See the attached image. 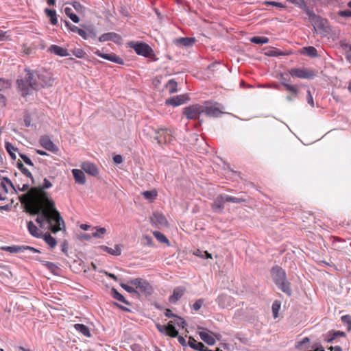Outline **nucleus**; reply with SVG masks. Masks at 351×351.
I'll list each match as a JSON object with an SVG mask.
<instances>
[{
  "label": "nucleus",
  "instance_id": "25",
  "mask_svg": "<svg viewBox=\"0 0 351 351\" xmlns=\"http://www.w3.org/2000/svg\"><path fill=\"white\" fill-rule=\"evenodd\" d=\"M346 335L343 331L330 330L324 335V340L328 343H332L337 337H344Z\"/></svg>",
  "mask_w": 351,
  "mask_h": 351
},
{
  "label": "nucleus",
  "instance_id": "41",
  "mask_svg": "<svg viewBox=\"0 0 351 351\" xmlns=\"http://www.w3.org/2000/svg\"><path fill=\"white\" fill-rule=\"evenodd\" d=\"M111 292H112V295L114 299H116L117 300H118L121 302H123L125 304H127V305L130 304V303L125 299V298L120 293H119L117 291V289L113 288V289H112Z\"/></svg>",
  "mask_w": 351,
  "mask_h": 351
},
{
  "label": "nucleus",
  "instance_id": "30",
  "mask_svg": "<svg viewBox=\"0 0 351 351\" xmlns=\"http://www.w3.org/2000/svg\"><path fill=\"white\" fill-rule=\"evenodd\" d=\"M199 337L202 341L210 346H213L215 343L216 341L214 337L208 332L202 331L199 333Z\"/></svg>",
  "mask_w": 351,
  "mask_h": 351
},
{
  "label": "nucleus",
  "instance_id": "36",
  "mask_svg": "<svg viewBox=\"0 0 351 351\" xmlns=\"http://www.w3.org/2000/svg\"><path fill=\"white\" fill-rule=\"evenodd\" d=\"M45 12L48 17L50 18V22L52 25H56L58 23L56 12L53 10L46 8Z\"/></svg>",
  "mask_w": 351,
  "mask_h": 351
},
{
  "label": "nucleus",
  "instance_id": "56",
  "mask_svg": "<svg viewBox=\"0 0 351 351\" xmlns=\"http://www.w3.org/2000/svg\"><path fill=\"white\" fill-rule=\"evenodd\" d=\"M203 303H204L203 299H199V300H196L195 302V303L193 304V309L196 311H199L201 308Z\"/></svg>",
  "mask_w": 351,
  "mask_h": 351
},
{
  "label": "nucleus",
  "instance_id": "19",
  "mask_svg": "<svg viewBox=\"0 0 351 351\" xmlns=\"http://www.w3.org/2000/svg\"><path fill=\"white\" fill-rule=\"evenodd\" d=\"M189 100V97L186 95H177L166 100L167 105L178 106L184 104Z\"/></svg>",
  "mask_w": 351,
  "mask_h": 351
},
{
  "label": "nucleus",
  "instance_id": "54",
  "mask_svg": "<svg viewBox=\"0 0 351 351\" xmlns=\"http://www.w3.org/2000/svg\"><path fill=\"white\" fill-rule=\"evenodd\" d=\"M19 156L26 165L34 167V163L28 156L22 154H19Z\"/></svg>",
  "mask_w": 351,
  "mask_h": 351
},
{
  "label": "nucleus",
  "instance_id": "39",
  "mask_svg": "<svg viewBox=\"0 0 351 351\" xmlns=\"http://www.w3.org/2000/svg\"><path fill=\"white\" fill-rule=\"evenodd\" d=\"M153 234L159 242L169 245V241L164 234L159 231H154L153 232Z\"/></svg>",
  "mask_w": 351,
  "mask_h": 351
},
{
  "label": "nucleus",
  "instance_id": "64",
  "mask_svg": "<svg viewBox=\"0 0 351 351\" xmlns=\"http://www.w3.org/2000/svg\"><path fill=\"white\" fill-rule=\"evenodd\" d=\"M178 342L182 346H186V339L182 336H178Z\"/></svg>",
  "mask_w": 351,
  "mask_h": 351
},
{
  "label": "nucleus",
  "instance_id": "14",
  "mask_svg": "<svg viewBox=\"0 0 351 351\" xmlns=\"http://www.w3.org/2000/svg\"><path fill=\"white\" fill-rule=\"evenodd\" d=\"M93 53L95 55H97L104 59H106L108 61H110V62H112L114 63H117L119 64H123V60L121 58H120L119 56H117L115 53H101L99 49L94 50Z\"/></svg>",
  "mask_w": 351,
  "mask_h": 351
},
{
  "label": "nucleus",
  "instance_id": "1",
  "mask_svg": "<svg viewBox=\"0 0 351 351\" xmlns=\"http://www.w3.org/2000/svg\"><path fill=\"white\" fill-rule=\"evenodd\" d=\"M52 186L51 182L45 178L39 187H32L26 193L21 195L19 199L25 210L30 215H37L36 221L43 228L47 225L53 233H56L64 227V222L60 213L56 208L54 201L49 197L45 190Z\"/></svg>",
  "mask_w": 351,
  "mask_h": 351
},
{
  "label": "nucleus",
  "instance_id": "51",
  "mask_svg": "<svg viewBox=\"0 0 351 351\" xmlns=\"http://www.w3.org/2000/svg\"><path fill=\"white\" fill-rule=\"evenodd\" d=\"M72 54L78 58H84L86 56V52L80 48L73 49Z\"/></svg>",
  "mask_w": 351,
  "mask_h": 351
},
{
  "label": "nucleus",
  "instance_id": "57",
  "mask_svg": "<svg viewBox=\"0 0 351 351\" xmlns=\"http://www.w3.org/2000/svg\"><path fill=\"white\" fill-rule=\"evenodd\" d=\"M306 100L311 107H314V101L310 90H308L307 91Z\"/></svg>",
  "mask_w": 351,
  "mask_h": 351
},
{
  "label": "nucleus",
  "instance_id": "23",
  "mask_svg": "<svg viewBox=\"0 0 351 351\" xmlns=\"http://www.w3.org/2000/svg\"><path fill=\"white\" fill-rule=\"evenodd\" d=\"M186 289L183 287H177L173 291V294L169 296V301L170 303H176L184 294Z\"/></svg>",
  "mask_w": 351,
  "mask_h": 351
},
{
  "label": "nucleus",
  "instance_id": "17",
  "mask_svg": "<svg viewBox=\"0 0 351 351\" xmlns=\"http://www.w3.org/2000/svg\"><path fill=\"white\" fill-rule=\"evenodd\" d=\"M289 73L292 77L302 79H309L313 76L312 72L302 69H292L289 71Z\"/></svg>",
  "mask_w": 351,
  "mask_h": 351
},
{
  "label": "nucleus",
  "instance_id": "47",
  "mask_svg": "<svg viewBox=\"0 0 351 351\" xmlns=\"http://www.w3.org/2000/svg\"><path fill=\"white\" fill-rule=\"evenodd\" d=\"M96 231L93 233V237L95 238H102L103 235L106 233V229L105 228L95 227Z\"/></svg>",
  "mask_w": 351,
  "mask_h": 351
},
{
  "label": "nucleus",
  "instance_id": "9",
  "mask_svg": "<svg viewBox=\"0 0 351 351\" xmlns=\"http://www.w3.org/2000/svg\"><path fill=\"white\" fill-rule=\"evenodd\" d=\"M171 131L167 128H160L156 132L155 139L159 145L169 143L173 141Z\"/></svg>",
  "mask_w": 351,
  "mask_h": 351
},
{
  "label": "nucleus",
  "instance_id": "21",
  "mask_svg": "<svg viewBox=\"0 0 351 351\" xmlns=\"http://www.w3.org/2000/svg\"><path fill=\"white\" fill-rule=\"evenodd\" d=\"M1 200L5 199L7 197L3 196V192L5 193L15 192V189L12 184V182L6 178H1Z\"/></svg>",
  "mask_w": 351,
  "mask_h": 351
},
{
  "label": "nucleus",
  "instance_id": "43",
  "mask_svg": "<svg viewBox=\"0 0 351 351\" xmlns=\"http://www.w3.org/2000/svg\"><path fill=\"white\" fill-rule=\"evenodd\" d=\"M5 148L10 156L13 160L16 158L15 152L17 151V148H15L11 143L6 142Z\"/></svg>",
  "mask_w": 351,
  "mask_h": 351
},
{
  "label": "nucleus",
  "instance_id": "28",
  "mask_svg": "<svg viewBox=\"0 0 351 351\" xmlns=\"http://www.w3.org/2000/svg\"><path fill=\"white\" fill-rule=\"evenodd\" d=\"M72 173L76 183L80 184L86 183V177L82 170L74 169L72 170Z\"/></svg>",
  "mask_w": 351,
  "mask_h": 351
},
{
  "label": "nucleus",
  "instance_id": "31",
  "mask_svg": "<svg viewBox=\"0 0 351 351\" xmlns=\"http://www.w3.org/2000/svg\"><path fill=\"white\" fill-rule=\"evenodd\" d=\"M99 248L111 255L119 256L121 254V250L119 245H116L114 248H111L106 245H101Z\"/></svg>",
  "mask_w": 351,
  "mask_h": 351
},
{
  "label": "nucleus",
  "instance_id": "2",
  "mask_svg": "<svg viewBox=\"0 0 351 351\" xmlns=\"http://www.w3.org/2000/svg\"><path fill=\"white\" fill-rule=\"evenodd\" d=\"M271 278L276 286L288 295H291L290 283L287 280L285 271L280 267L276 265L271 269Z\"/></svg>",
  "mask_w": 351,
  "mask_h": 351
},
{
  "label": "nucleus",
  "instance_id": "8",
  "mask_svg": "<svg viewBox=\"0 0 351 351\" xmlns=\"http://www.w3.org/2000/svg\"><path fill=\"white\" fill-rule=\"evenodd\" d=\"M306 13L309 18L310 22L313 25L314 28H319L324 29L327 23V20L317 15L313 10L309 9L306 10Z\"/></svg>",
  "mask_w": 351,
  "mask_h": 351
},
{
  "label": "nucleus",
  "instance_id": "16",
  "mask_svg": "<svg viewBox=\"0 0 351 351\" xmlns=\"http://www.w3.org/2000/svg\"><path fill=\"white\" fill-rule=\"evenodd\" d=\"M202 108L203 114L208 117H218L223 113L219 108L207 104L202 105Z\"/></svg>",
  "mask_w": 351,
  "mask_h": 351
},
{
  "label": "nucleus",
  "instance_id": "42",
  "mask_svg": "<svg viewBox=\"0 0 351 351\" xmlns=\"http://www.w3.org/2000/svg\"><path fill=\"white\" fill-rule=\"evenodd\" d=\"M177 82L174 80H170L166 84V88L170 94L177 92Z\"/></svg>",
  "mask_w": 351,
  "mask_h": 351
},
{
  "label": "nucleus",
  "instance_id": "4",
  "mask_svg": "<svg viewBox=\"0 0 351 351\" xmlns=\"http://www.w3.org/2000/svg\"><path fill=\"white\" fill-rule=\"evenodd\" d=\"M245 202L246 199L243 197H236L226 194H220L217 196L215 201L211 204V208L215 212H222L225 202L241 204Z\"/></svg>",
  "mask_w": 351,
  "mask_h": 351
},
{
  "label": "nucleus",
  "instance_id": "49",
  "mask_svg": "<svg viewBox=\"0 0 351 351\" xmlns=\"http://www.w3.org/2000/svg\"><path fill=\"white\" fill-rule=\"evenodd\" d=\"M271 308L274 317L276 318L278 317V312L280 308V302L277 300L274 301V303L272 304Z\"/></svg>",
  "mask_w": 351,
  "mask_h": 351
},
{
  "label": "nucleus",
  "instance_id": "38",
  "mask_svg": "<svg viewBox=\"0 0 351 351\" xmlns=\"http://www.w3.org/2000/svg\"><path fill=\"white\" fill-rule=\"evenodd\" d=\"M42 237L50 247L53 248L56 247L57 244L56 240L50 234L46 233Z\"/></svg>",
  "mask_w": 351,
  "mask_h": 351
},
{
  "label": "nucleus",
  "instance_id": "53",
  "mask_svg": "<svg viewBox=\"0 0 351 351\" xmlns=\"http://www.w3.org/2000/svg\"><path fill=\"white\" fill-rule=\"evenodd\" d=\"M341 321L348 325V330L351 329V315H345L341 317Z\"/></svg>",
  "mask_w": 351,
  "mask_h": 351
},
{
  "label": "nucleus",
  "instance_id": "50",
  "mask_svg": "<svg viewBox=\"0 0 351 351\" xmlns=\"http://www.w3.org/2000/svg\"><path fill=\"white\" fill-rule=\"evenodd\" d=\"M121 287L123 288L126 291L130 293H137V291L136 290V287L134 286L131 285L130 284H125L121 283Z\"/></svg>",
  "mask_w": 351,
  "mask_h": 351
},
{
  "label": "nucleus",
  "instance_id": "3",
  "mask_svg": "<svg viewBox=\"0 0 351 351\" xmlns=\"http://www.w3.org/2000/svg\"><path fill=\"white\" fill-rule=\"evenodd\" d=\"M25 71L27 73L25 78L17 80L19 88L23 97L27 95L31 90H38V87H36L33 84L34 82H38L37 72L27 69H25Z\"/></svg>",
  "mask_w": 351,
  "mask_h": 351
},
{
  "label": "nucleus",
  "instance_id": "11",
  "mask_svg": "<svg viewBox=\"0 0 351 351\" xmlns=\"http://www.w3.org/2000/svg\"><path fill=\"white\" fill-rule=\"evenodd\" d=\"M66 26L73 32H75L78 34L80 36H82L84 39H87L89 37H95V32L90 29H88L87 30L82 29L79 28L75 25L70 23L68 21L65 22Z\"/></svg>",
  "mask_w": 351,
  "mask_h": 351
},
{
  "label": "nucleus",
  "instance_id": "10",
  "mask_svg": "<svg viewBox=\"0 0 351 351\" xmlns=\"http://www.w3.org/2000/svg\"><path fill=\"white\" fill-rule=\"evenodd\" d=\"M37 81L38 82H34L33 84L36 86V87H38V89L51 86L53 82L52 77L45 71L37 73Z\"/></svg>",
  "mask_w": 351,
  "mask_h": 351
},
{
  "label": "nucleus",
  "instance_id": "6",
  "mask_svg": "<svg viewBox=\"0 0 351 351\" xmlns=\"http://www.w3.org/2000/svg\"><path fill=\"white\" fill-rule=\"evenodd\" d=\"M202 105L194 104L185 107L183 109V114L187 119H199L200 114H203Z\"/></svg>",
  "mask_w": 351,
  "mask_h": 351
},
{
  "label": "nucleus",
  "instance_id": "33",
  "mask_svg": "<svg viewBox=\"0 0 351 351\" xmlns=\"http://www.w3.org/2000/svg\"><path fill=\"white\" fill-rule=\"evenodd\" d=\"M282 85L285 88V89L293 94L295 96L298 95V88L296 85H291L287 82V80L282 77V80L281 82Z\"/></svg>",
  "mask_w": 351,
  "mask_h": 351
},
{
  "label": "nucleus",
  "instance_id": "15",
  "mask_svg": "<svg viewBox=\"0 0 351 351\" xmlns=\"http://www.w3.org/2000/svg\"><path fill=\"white\" fill-rule=\"evenodd\" d=\"M39 143L43 148L53 153H56L59 150L58 147L47 136H41Z\"/></svg>",
  "mask_w": 351,
  "mask_h": 351
},
{
  "label": "nucleus",
  "instance_id": "18",
  "mask_svg": "<svg viewBox=\"0 0 351 351\" xmlns=\"http://www.w3.org/2000/svg\"><path fill=\"white\" fill-rule=\"evenodd\" d=\"M1 250L8 251L10 253L23 252L26 250H29L33 252H39V251L38 250H36V248H34L33 247L24 246V245H23V246L13 245V246H8V247H1Z\"/></svg>",
  "mask_w": 351,
  "mask_h": 351
},
{
  "label": "nucleus",
  "instance_id": "40",
  "mask_svg": "<svg viewBox=\"0 0 351 351\" xmlns=\"http://www.w3.org/2000/svg\"><path fill=\"white\" fill-rule=\"evenodd\" d=\"M194 38H180L176 40L177 43L183 46H191L195 43Z\"/></svg>",
  "mask_w": 351,
  "mask_h": 351
},
{
  "label": "nucleus",
  "instance_id": "22",
  "mask_svg": "<svg viewBox=\"0 0 351 351\" xmlns=\"http://www.w3.org/2000/svg\"><path fill=\"white\" fill-rule=\"evenodd\" d=\"M108 40H112L116 43H119L121 41V37L115 32H108L103 34L99 38V42H106Z\"/></svg>",
  "mask_w": 351,
  "mask_h": 351
},
{
  "label": "nucleus",
  "instance_id": "63",
  "mask_svg": "<svg viewBox=\"0 0 351 351\" xmlns=\"http://www.w3.org/2000/svg\"><path fill=\"white\" fill-rule=\"evenodd\" d=\"M165 316H166V317H169V318H170V317H176H176H177V316H176L175 314H173V313H172V311H171L170 309H169V308L166 309V311H165Z\"/></svg>",
  "mask_w": 351,
  "mask_h": 351
},
{
  "label": "nucleus",
  "instance_id": "62",
  "mask_svg": "<svg viewBox=\"0 0 351 351\" xmlns=\"http://www.w3.org/2000/svg\"><path fill=\"white\" fill-rule=\"evenodd\" d=\"M113 161L116 163V164H120L123 162V158H122V156L121 155H116L113 157Z\"/></svg>",
  "mask_w": 351,
  "mask_h": 351
},
{
  "label": "nucleus",
  "instance_id": "24",
  "mask_svg": "<svg viewBox=\"0 0 351 351\" xmlns=\"http://www.w3.org/2000/svg\"><path fill=\"white\" fill-rule=\"evenodd\" d=\"M81 168L83 171H84L86 173L92 176H96L99 173L98 168L95 165L89 162H84L81 165Z\"/></svg>",
  "mask_w": 351,
  "mask_h": 351
},
{
  "label": "nucleus",
  "instance_id": "52",
  "mask_svg": "<svg viewBox=\"0 0 351 351\" xmlns=\"http://www.w3.org/2000/svg\"><path fill=\"white\" fill-rule=\"evenodd\" d=\"M173 322V325L176 324L178 326L182 327V328H185L187 324L184 319L180 317L177 316L176 319H175Z\"/></svg>",
  "mask_w": 351,
  "mask_h": 351
},
{
  "label": "nucleus",
  "instance_id": "5",
  "mask_svg": "<svg viewBox=\"0 0 351 351\" xmlns=\"http://www.w3.org/2000/svg\"><path fill=\"white\" fill-rule=\"evenodd\" d=\"M128 46L133 49L138 55L143 56L146 58H153L154 56L153 49L147 43L131 41L128 43Z\"/></svg>",
  "mask_w": 351,
  "mask_h": 351
},
{
  "label": "nucleus",
  "instance_id": "58",
  "mask_svg": "<svg viewBox=\"0 0 351 351\" xmlns=\"http://www.w3.org/2000/svg\"><path fill=\"white\" fill-rule=\"evenodd\" d=\"M143 240L145 241V245H147L148 246H153V245H154L153 241H152V239L149 236H148V235L143 236Z\"/></svg>",
  "mask_w": 351,
  "mask_h": 351
},
{
  "label": "nucleus",
  "instance_id": "55",
  "mask_svg": "<svg viewBox=\"0 0 351 351\" xmlns=\"http://www.w3.org/2000/svg\"><path fill=\"white\" fill-rule=\"evenodd\" d=\"M71 4L77 12H83L84 8L80 2L73 1Z\"/></svg>",
  "mask_w": 351,
  "mask_h": 351
},
{
  "label": "nucleus",
  "instance_id": "59",
  "mask_svg": "<svg viewBox=\"0 0 351 351\" xmlns=\"http://www.w3.org/2000/svg\"><path fill=\"white\" fill-rule=\"evenodd\" d=\"M338 14L342 17H350L351 16V10H346L339 11Z\"/></svg>",
  "mask_w": 351,
  "mask_h": 351
},
{
  "label": "nucleus",
  "instance_id": "20",
  "mask_svg": "<svg viewBox=\"0 0 351 351\" xmlns=\"http://www.w3.org/2000/svg\"><path fill=\"white\" fill-rule=\"evenodd\" d=\"M309 342L308 337H304L301 341L298 343V346L302 347L304 351H325L322 346L313 345L311 347L307 346L306 343Z\"/></svg>",
  "mask_w": 351,
  "mask_h": 351
},
{
  "label": "nucleus",
  "instance_id": "37",
  "mask_svg": "<svg viewBox=\"0 0 351 351\" xmlns=\"http://www.w3.org/2000/svg\"><path fill=\"white\" fill-rule=\"evenodd\" d=\"M142 195L145 199H148L150 202H154V200L157 197L158 193L156 190L152 191H146L141 193Z\"/></svg>",
  "mask_w": 351,
  "mask_h": 351
},
{
  "label": "nucleus",
  "instance_id": "27",
  "mask_svg": "<svg viewBox=\"0 0 351 351\" xmlns=\"http://www.w3.org/2000/svg\"><path fill=\"white\" fill-rule=\"evenodd\" d=\"M188 344L191 348H192L193 349H195L196 350L212 351L211 350L208 349L206 346H205L202 342L197 341L192 337H189Z\"/></svg>",
  "mask_w": 351,
  "mask_h": 351
},
{
  "label": "nucleus",
  "instance_id": "45",
  "mask_svg": "<svg viewBox=\"0 0 351 351\" xmlns=\"http://www.w3.org/2000/svg\"><path fill=\"white\" fill-rule=\"evenodd\" d=\"M193 254L197 256H199L202 258H210L212 259L213 258V256H212V254L210 253H209L207 251H202L199 249H197V250H195L194 252H193Z\"/></svg>",
  "mask_w": 351,
  "mask_h": 351
},
{
  "label": "nucleus",
  "instance_id": "46",
  "mask_svg": "<svg viewBox=\"0 0 351 351\" xmlns=\"http://www.w3.org/2000/svg\"><path fill=\"white\" fill-rule=\"evenodd\" d=\"M65 14L74 22L78 23L80 21V18L73 12L72 9L70 8H66Z\"/></svg>",
  "mask_w": 351,
  "mask_h": 351
},
{
  "label": "nucleus",
  "instance_id": "44",
  "mask_svg": "<svg viewBox=\"0 0 351 351\" xmlns=\"http://www.w3.org/2000/svg\"><path fill=\"white\" fill-rule=\"evenodd\" d=\"M269 38L264 36H254L250 39V41L255 44L263 45L269 43Z\"/></svg>",
  "mask_w": 351,
  "mask_h": 351
},
{
  "label": "nucleus",
  "instance_id": "29",
  "mask_svg": "<svg viewBox=\"0 0 351 351\" xmlns=\"http://www.w3.org/2000/svg\"><path fill=\"white\" fill-rule=\"evenodd\" d=\"M27 229L29 233L34 237L40 238L43 236L41 230L34 224L32 221L27 222Z\"/></svg>",
  "mask_w": 351,
  "mask_h": 351
},
{
  "label": "nucleus",
  "instance_id": "35",
  "mask_svg": "<svg viewBox=\"0 0 351 351\" xmlns=\"http://www.w3.org/2000/svg\"><path fill=\"white\" fill-rule=\"evenodd\" d=\"M302 53L310 57H317L318 56L317 49L312 46L303 47Z\"/></svg>",
  "mask_w": 351,
  "mask_h": 351
},
{
  "label": "nucleus",
  "instance_id": "60",
  "mask_svg": "<svg viewBox=\"0 0 351 351\" xmlns=\"http://www.w3.org/2000/svg\"><path fill=\"white\" fill-rule=\"evenodd\" d=\"M265 4L266 5H271L274 6L279 7L285 8L286 6L282 4L281 3L276 2V1H265Z\"/></svg>",
  "mask_w": 351,
  "mask_h": 351
},
{
  "label": "nucleus",
  "instance_id": "7",
  "mask_svg": "<svg viewBox=\"0 0 351 351\" xmlns=\"http://www.w3.org/2000/svg\"><path fill=\"white\" fill-rule=\"evenodd\" d=\"M128 283L138 289L141 293L145 294H151L152 292V286L149 283L141 278H134L128 281Z\"/></svg>",
  "mask_w": 351,
  "mask_h": 351
},
{
  "label": "nucleus",
  "instance_id": "34",
  "mask_svg": "<svg viewBox=\"0 0 351 351\" xmlns=\"http://www.w3.org/2000/svg\"><path fill=\"white\" fill-rule=\"evenodd\" d=\"M75 329L78 331L79 332L84 335L85 337H90V332L89 330V328L85 326L84 324H75L74 325Z\"/></svg>",
  "mask_w": 351,
  "mask_h": 351
},
{
  "label": "nucleus",
  "instance_id": "12",
  "mask_svg": "<svg viewBox=\"0 0 351 351\" xmlns=\"http://www.w3.org/2000/svg\"><path fill=\"white\" fill-rule=\"evenodd\" d=\"M219 307L227 308L233 306L234 304V298L225 293L220 294L216 299Z\"/></svg>",
  "mask_w": 351,
  "mask_h": 351
},
{
  "label": "nucleus",
  "instance_id": "61",
  "mask_svg": "<svg viewBox=\"0 0 351 351\" xmlns=\"http://www.w3.org/2000/svg\"><path fill=\"white\" fill-rule=\"evenodd\" d=\"M342 49L347 53L351 52V45L348 43H342L341 45Z\"/></svg>",
  "mask_w": 351,
  "mask_h": 351
},
{
  "label": "nucleus",
  "instance_id": "13",
  "mask_svg": "<svg viewBox=\"0 0 351 351\" xmlns=\"http://www.w3.org/2000/svg\"><path fill=\"white\" fill-rule=\"evenodd\" d=\"M150 221L153 226L158 228L167 227L169 225L168 221L165 215L159 213H154L150 217Z\"/></svg>",
  "mask_w": 351,
  "mask_h": 351
},
{
  "label": "nucleus",
  "instance_id": "32",
  "mask_svg": "<svg viewBox=\"0 0 351 351\" xmlns=\"http://www.w3.org/2000/svg\"><path fill=\"white\" fill-rule=\"evenodd\" d=\"M165 334L171 337H176L178 335V331L176 329L173 321H169L166 326Z\"/></svg>",
  "mask_w": 351,
  "mask_h": 351
},
{
  "label": "nucleus",
  "instance_id": "26",
  "mask_svg": "<svg viewBox=\"0 0 351 351\" xmlns=\"http://www.w3.org/2000/svg\"><path fill=\"white\" fill-rule=\"evenodd\" d=\"M48 51L53 53L60 57H65L69 56V53L68 52V50L66 49L56 45H51L49 47Z\"/></svg>",
  "mask_w": 351,
  "mask_h": 351
},
{
  "label": "nucleus",
  "instance_id": "48",
  "mask_svg": "<svg viewBox=\"0 0 351 351\" xmlns=\"http://www.w3.org/2000/svg\"><path fill=\"white\" fill-rule=\"evenodd\" d=\"M17 167L23 172L24 175H25L28 178H30L32 180L33 179L31 172L26 167H24L23 164L21 161H19L17 162Z\"/></svg>",
  "mask_w": 351,
  "mask_h": 351
}]
</instances>
